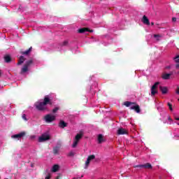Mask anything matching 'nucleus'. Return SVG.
<instances>
[{
    "label": "nucleus",
    "mask_w": 179,
    "mask_h": 179,
    "mask_svg": "<svg viewBox=\"0 0 179 179\" xmlns=\"http://www.w3.org/2000/svg\"><path fill=\"white\" fill-rule=\"evenodd\" d=\"M176 121H179V117L176 118Z\"/></svg>",
    "instance_id": "4c0bfd02"
},
{
    "label": "nucleus",
    "mask_w": 179,
    "mask_h": 179,
    "mask_svg": "<svg viewBox=\"0 0 179 179\" xmlns=\"http://www.w3.org/2000/svg\"><path fill=\"white\" fill-rule=\"evenodd\" d=\"M24 61H26V58H24V56H20L17 65H22V64H23Z\"/></svg>",
    "instance_id": "dca6fc26"
},
{
    "label": "nucleus",
    "mask_w": 179,
    "mask_h": 179,
    "mask_svg": "<svg viewBox=\"0 0 179 179\" xmlns=\"http://www.w3.org/2000/svg\"><path fill=\"white\" fill-rule=\"evenodd\" d=\"M175 62H177L178 64L179 63V56H176L175 57Z\"/></svg>",
    "instance_id": "c756f323"
},
{
    "label": "nucleus",
    "mask_w": 179,
    "mask_h": 179,
    "mask_svg": "<svg viewBox=\"0 0 179 179\" xmlns=\"http://www.w3.org/2000/svg\"><path fill=\"white\" fill-rule=\"evenodd\" d=\"M33 64V59H29L25 62L22 69H21V73H26L29 71V66Z\"/></svg>",
    "instance_id": "7ed1b4c3"
},
{
    "label": "nucleus",
    "mask_w": 179,
    "mask_h": 179,
    "mask_svg": "<svg viewBox=\"0 0 179 179\" xmlns=\"http://www.w3.org/2000/svg\"><path fill=\"white\" fill-rule=\"evenodd\" d=\"M58 110H59V107H55V108L52 110V113H57V111H58Z\"/></svg>",
    "instance_id": "c85d7f7f"
},
{
    "label": "nucleus",
    "mask_w": 179,
    "mask_h": 179,
    "mask_svg": "<svg viewBox=\"0 0 179 179\" xmlns=\"http://www.w3.org/2000/svg\"><path fill=\"white\" fill-rule=\"evenodd\" d=\"M50 139L51 136H50V134L48 133H44L38 138V142H45L47 141H50Z\"/></svg>",
    "instance_id": "39448f33"
},
{
    "label": "nucleus",
    "mask_w": 179,
    "mask_h": 179,
    "mask_svg": "<svg viewBox=\"0 0 179 179\" xmlns=\"http://www.w3.org/2000/svg\"><path fill=\"white\" fill-rule=\"evenodd\" d=\"M178 125H179V123L178 124Z\"/></svg>",
    "instance_id": "c03bdc74"
},
{
    "label": "nucleus",
    "mask_w": 179,
    "mask_h": 179,
    "mask_svg": "<svg viewBox=\"0 0 179 179\" xmlns=\"http://www.w3.org/2000/svg\"><path fill=\"white\" fill-rule=\"evenodd\" d=\"M160 37H162L160 34H154V38H156L157 41H160Z\"/></svg>",
    "instance_id": "5701e85b"
},
{
    "label": "nucleus",
    "mask_w": 179,
    "mask_h": 179,
    "mask_svg": "<svg viewBox=\"0 0 179 179\" xmlns=\"http://www.w3.org/2000/svg\"><path fill=\"white\" fill-rule=\"evenodd\" d=\"M59 152V147H55L53 148V155H58Z\"/></svg>",
    "instance_id": "412c9836"
},
{
    "label": "nucleus",
    "mask_w": 179,
    "mask_h": 179,
    "mask_svg": "<svg viewBox=\"0 0 179 179\" xmlns=\"http://www.w3.org/2000/svg\"><path fill=\"white\" fill-rule=\"evenodd\" d=\"M48 104L52 106V96L51 95L45 96L43 101H36L34 106L38 111H45L47 110V105Z\"/></svg>",
    "instance_id": "f257e3e1"
},
{
    "label": "nucleus",
    "mask_w": 179,
    "mask_h": 179,
    "mask_svg": "<svg viewBox=\"0 0 179 179\" xmlns=\"http://www.w3.org/2000/svg\"><path fill=\"white\" fill-rule=\"evenodd\" d=\"M102 113H104V110H102Z\"/></svg>",
    "instance_id": "79ce46f5"
},
{
    "label": "nucleus",
    "mask_w": 179,
    "mask_h": 179,
    "mask_svg": "<svg viewBox=\"0 0 179 179\" xmlns=\"http://www.w3.org/2000/svg\"><path fill=\"white\" fill-rule=\"evenodd\" d=\"M87 31L90 32V29L84 27L78 29V33H79L80 34H83V33H86Z\"/></svg>",
    "instance_id": "f8f14e48"
},
{
    "label": "nucleus",
    "mask_w": 179,
    "mask_h": 179,
    "mask_svg": "<svg viewBox=\"0 0 179 179\" xmlns=\"http://www.w3.org/2000/svg\"><path fill=\"white\" fill-rule=\"evenodd\" d=\"M89 164H90V155L88 156L87 161L85 162V169H87V167L89 166Z\"/></svg>",
    "instance_id": "aec40b11"
},
{
    "label": "nucleus",
    "mask_w": 179,
    "mask_h": 179,
    "mask_svg": "<svg viewBox=\"0 0 179 179\" xmlns=\"http://www.w3.org/2000/svg\"><path fill=\"white\" fill-rule=\"evenodd\" d=\"M117 135H128V130L121 127L117 130Z\"/></svg>",
    "instance_id": "1a4fd4ad"
},
{
    "label": "nucleus",
    "mask_w": 179,
    "mask_h": 179,
    "mask_svg": "<svg viewBox=\"0 0 179 179\" xmlns=\"http://www.w3.org/2000/svg\"><path fill=\"white\" fill-rule=\"evenodd\" d=\"M82 138H83V134L82 133L77 134L74 138L72 148H76V146H78V143H79V141H80Z\"/></svg>",
    "instance_id": "20e7f679"
},
{
    "label": "nucleus",
    "mask_w": 179,
    "mask_h": 179,
    "mask_svg": "<svg viewBox=\"0 0 179 179\" xmlns=\"http://www.w3.org/2000/svg\"><path fill=\"white\" fill-rule=\"evenodd\" d=\"M73 179H78V178H73Z\"/></svg>",
    "instance_id": "a19ab883"
},
{
    "label": "nucleus",
    "mask_w": 179,
    "mask_h": 179,
    "mask_svg": "<svg viewBox=\"0 0 179 179\" xmlns=\"http://www.w3.org/2000/svg\"><path fill=\"white\" fill-rule=\"evenodd\" d=\"M23 136H26V131H22L20 134H15L11 136L13 139H17V141H20Z\"/></svg>",
    "instance_id": "0eeeda50"
},
{
    "label": "nucleus",
    "mask_w": 179,
    "mask_h": 179,
    "mask_svg": "<svg viewBox=\"0 0 179 179\" xmlns=\"http://www.w3.org/2000/svg\"><path fill=\"white\" fill-rule=\"evenodd\" d=\"M176 69H179V64H177L176 65Z\"/></svg>",
    "instance_id": "f704fd0d"
},
{
    "label": "nucleus",
    "mask_w": 179,
    "mask_h": 179,
    "mask_svg": "<svg viewBox=\"0 0 179 179\" xmlns=\"http://www.w3.org/2000/svg\"><path fill=\"white\" fill-rule=\"evenodd\" d=\"M31 50H33L32 47H30L26 51H21L20 54H22V55H29V54H30V52H31Z\"/></svg>",
    "instance_id": "2eb2a0df"
},
{
    "label": "nucleus",
    "mask_w": 179,
    "mask_h": 179,
    "mask_svg": "<svg viewBox=\"0 0 179 179\" xmlns=\"http://www.w3.org/2000/svg\"><path fill=\"white\" fill-rule=\"evenodd\" d=\"M172 22H177V18L176 17H173L172 18Z\"/></svg>",
    "instance_id": "72a5a7b5"
},
{
    "label": "nucleus",
    "mask_w": 179,
    "mask_h": 179,
    "mask_svg": "<svg viewBox=\"0 0 179 179\" xmlns=\"http://www.w3.org/2000/svg\"><path fill=\"white\" fill-rule=\"evenodd\" d=\"M97 139L98 143H103V142H104V137L103 136V134H99Z\"/></svg>",
    "instance_id": "f3484780"
},
{
    "label": "nucleus",
    "mask_w": 179,
    "mask_h": 179,
    "mask_svg": "<svg viewBox=\"0 0 179 179\" xmlns=\"http://www.w3.org/2000/svg\"><path fill=\"white\" fill-rule=\"evenodd\" d=\"M0 179H1V176H0Z\"/></svg>",
    "instance_id": "a18cd8bd"
},
{
    "label": "nucleus",
    "mask_w": 179,
    "mask_h": 179,
    "mask_svg": "<svg viewBox=\"0 0 179 179\" xmlns=\"http://www.w3.org/2000/svg\"><path fill=\"white\" fill-rule=\"evenodd\" d=\"M167 105L169 108L170 111H173V105L170 103H168Z\"/></svg>",
    "instance_id": "cd10ccee"
},
{
    "label": "nucleus",
    "mask_w": 179,
    "mask_h": 179,
    "mask_svg": "<svg viewBox=\"0 0 179 179\" xmlns=\"http://www.w3.org/2000/svg\"><path fill=\"white\" fill-rule=\"evenodd\" d=\"M176 94L179 95V87L178 86H177V87H176Z\"/></svg>",
    "instance_id": "7c9ffc66"
},
{
    "label": "nucleus",
    "mask_w": 179,
    "mask_h": 179,
    "mask_svg": "<svg viewBox=\"0 0 179 179\" xmlns=\"http://www.w3.org/2000/svg\"><path fill=\"white\" fill-rule=\"evenodd\" d=\"M159 91L162 94H167L169 93V88L167 87L159 86Z\"/></svg>",
    "instance_id": "9d476101"
},
{
    "label": "nucleus",
    "mask_w": 179,
    "mask_h": 179,
    "mask_svg": "<svg viewBox=\"0 0 179 179\" xmlns=\"http://www.w3.org/2000/svg\"><path fill=\"white\" fill-rule=\"evenodd\" d=\"M153 169V166H152V164L150 163H146L144 164H139V165H136L134 166V169Z\"/></svg>",
    "instance_id": "423d86ee"
},
{
    "label": "nucleus",
    "mask_w": 179,
    "mask_h": 179,
    "mask_svg": "<svg viewBox=\"0 0 179 179\" xmlns=\"http://www.w3.org/2000/svg\"><path fill=\"white\" fill-rule=\"evenodd\" d=\"M159 85H160V83L157 82V83H155L152 85V87L151 88H152V89H156V87H157V86H159Z\"/></svg>",
    "instance_id": "a878e982"
},
{
    "label": "nucleus",
    "mask_w": 179,
    "mask_h": 179,
    "mask_svg": "<svg viewBox=\"0 0 179 179\" xmlns=\"http://www.w3.org/2000/svg\"><path fill=\"white\" fill-rule=\"evenodd\" d=\"M168 120H169V121H171V117H169L168 118Z\"/></svg>",
    "instance_id": "e433bc0d"
},
{
    "label": "nucleus",
    "mask_w": 179,
    "mask_h": 179,
    "mask_svg": "<svg viewBox=\"0 0 179 179\" xmlns=\"http://www.w3.org/2000/svg\"><path fill=\"white\" fill-rule=\"evenodd\" d=\"M155 25V22H151V26H154Z\"/></svg>",
    "instance_id": "c9c22d12"
},
{
    "label": "nucleus",
    "mask_w": 179,
    "mask_h": 179,
    "mask_svg": "<svg viewBox=\"0 0 179 179\" xmlns=\"http://www.w3.org/2000/svg\"><path fill=\"white\" fill-rule=\"evenodd\" d=\"M124 106L129 107L130 110H134L136 113H141V107L135 102L125 101L124 102Z\"/></svg>",
    "instance_id": "f03ea898"
},
{
    "label": "nucleus",
    "mask_w": 179,
    "mask_h": 179,
    "mask_svg": "<svg viewBox=\"0 0 179 179\" xmlns=\"http://www.w3.org/2000/svg\"><path fill=\"white\" fill-rule=\"evenodd\" d=\"M90 33H93V30L92 29H90Z\"/></svg>",
    "instance_id": "58836bf2"
},
{
    "label": "nucleus",
    "mask_w": 179,
    "mask_h": 179,
    "mask_svg": "<svg viewBox=\"0 0 179 179\" xmlns=\"http://www.w3.org/2000/svg\"><path fill=\"white\" fill-rule=\"evenodd\" d=\"M0 76H1V73H0Z\"/></svg>",
    "instance_id": "37998d69"
},
{
    "label": "nucleus",
    "mask_w": 179,
    "mask_h": 179,
    "mask_svg": "<svg viewBox=\"0 0 179 179\" xmlns=\"http://www.w3.org/2000/svg\"><path fill=\"white\" fill-rule=\"evenodd\" d=\"M69 42H68V41H64V42H62V43H60L61 47H66V45H68Z\"/></svg>",
    "instance_id": "4be33fe9"
},
{
    "label": "nucleus",
    "mask_w": 179,
    "mask_h": 179,
    "mask_svg": "<svg viewBox=\"0 0 179 179\" xmlns=\"http://www.w3.org/2000/svg\"><path fill=\"white\" fill-rule=\"evenodd\" d=\"M59 169V165H54L52 166V171L53 173H57V171H58Z\"/></svg>",
    "instance_id": "6ab92c4d"
},
{
    "label": "nucleus",
    "mask_w": 179,
    "mask_h": 179,
    "mask_svg": "<svg viewBox=\"0 0 179 179\" xmlns=\"http://www.w3.org/2000/svg\"><path fill=\"white\" fill-rule=\"evenodd\" d=\"M157 93V90L156 89L151 88V96H155Z\"/></svg>",
    "instance_id": "b1692460"
},
{
    "label": "nucleus",
    "mask_w": 179,
    "mask_h": 179,
    "mask_svg": "<svg viewBox=\"0 0 179 179\" xmlns=\"http://www.w3.org/2000/svg\"><path fill=\"white\" fill-rule=\"evenodd\" d=\"M68 156L69 157H73V156H75V152H73V151H71L69 154H68Z\"/></svg>",
    "instance_id": "bb28decb"
},
{
    "label": "nucleus",
    "mask_w": 179,
    "mask_h": 179,
    "mask_svg": "<svg viewBox=\"0 0 179 179\" xmlns=\"http://www.w3.org/2000/svg\"><path fill=\"white\" fill-rule=\"evenodd\" d=\"M59 128H65L66 127H68V123L65 122V121L64 120H60L59 122Z\"/></svg>",
    "instance_id": "4468645a"
},
{
    "label": "nucleus",
    "mask_w": 179,
    "mask_h": 179,
    "mask_svg": "<svg viewBox=\"0 0 179 179\" xmlns=\"http://www.w3.org/2000/svg\"><path fill=\"white\" fill-rule=\"evenodd\" d=\"M22 118L23 119L24 121H28L29 118H27V116L26 115V114H23L22 115Z\"/></svg>",
    "instance_id": "393cba45"
},
{
    "label": "nucleus",
    "mask_w": 179,
    "mask_h": 179,
    "mask_svg": "<svg viewBox=\"0 0 179 179\" xmlns=\"http://www.w3.org/2000/svg\"><path fill=\"white\" fill-rule=\"evenodd\" d=\"M141 22L144 24H147V26H150V22L149 21V19L148 18V17H146V15H143V19H142Z\"/></svg>",
    "instance_id": "9b49d317"
},
{
    "label": "nucleus",
    "mask_w": 179,
    "mask_h": 179,
    "mask_svg": "<svg viewBox=\"0 0 179 179\" xmlns=\"http://www.w3.org/2000/svg\"><path fill=\"white\" fill-rule=\"evenodd\" d=\"M95 157H96V156H94V155H90V160L94 159Z\"/></svg>",
    "instance_id": "2f4dec72"
},
{
    "label": "nucleus",
    "mask_w": 179,
    "mask_h": 179,
    "mask_svg": "<svg viewBox=\"0 0 179 179\" xmlns=\"http://www.w3.org/2000/svg\"><path fill=\"white\" fill-rule=\"evenodd\" d=\"M44 118L45 122H52L53 121H55V116L50 114L46 115Z\"/></svg>",
    "instance_id": "6e6552de"
},
{
    "label": "nucleus",
    "mask_w": 179,
    "mask_h": 179,
    "mask_svg": "<svg viewBox=\"0 0 179 179\" xmlns=\"http://www.w3.org/2000/svg\"><path fill=\"white\" fill-rule=\"evenodd\" d=\"M4 61L5 62H6L7 64H9V62H10L12 61V58L10 57V56L9 55H6L4 57Z\"/></svg>",
    "instance_id": "a211bd4d"
},
{
    "label": "nucleus",
    "mask_w": 179,
    "mask_h": 179,
    "mask_svg": "<svg viewBox=\"0 0 179 179\" xmlns=\"http://www.w3.org/2000/svg\"><path fill=\"white\" fill-rule=\"evenodd\" d=\"M58 178H59V176H57V179H58Z\"/></svg>",
    "instance_id": "ea45409f"
},
{
    "label": "nucleus",
    "mask_w": 179,
    "mask_h": 179,
    "mask_svg": "<svg viewBox=\"0 0 179 179\" xmlns=\"http://www.w3.org/2000/svg\"><path fill=\"white\" fill-rule=\"evenodd\" d=\"M171 75H173V73H164L162 76V79H164V80H169V79H170V76H171Z\"/></svg>",
    "instance_id": "ddd939ff"
},
{
    "label": "nucleus",
    "mask_w": 179,
    "mask_h": 179,
    "mask_svg": "<svg viewBox=\"0 0 179 179\" xmlns=\"http://www.w3.org/2000/svg\"><path fill=\"white\" fill-rule=\"evenodd\" d=\"M45 179L51 178V174L48 173V176L45 178Z\"/></svg>",
    "instance_id": "473e14b6"
}]
</instances>
